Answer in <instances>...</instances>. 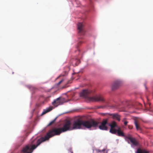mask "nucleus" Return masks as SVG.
<instances>
[{
  "label": "nucleus",
  "instance_id": "obj_18",
  "mask_svg": "<svg viewBox=\"0 0 153 153\" xmlns=\"http://www.w3.org/2000/svg\"><path fill=\"white\" fill-rule=\"evenodd\" d=\"M57 118V117H56L48 125V126H50L53 124L55 122Z\"/></svg>",
  "mask_w": 153,
  "mask_h": 153
},
{
  "label": "nucleus",
  "instance_id": "obj_17",
  "mask_svg": "<svg viewBox=\"0 0 153 153\" xmlns=\"http://www.w3.org/2000/svg\"><path fill=\"white\" fill-rule=\"evenodd\" d=\"M117 129H115L114 128H111L110 130V132L111 133L116 134L117 132Z\"/></svg>",
  "mask_w": 153,
  "mask_h": 153
},
{
  "label": "nucleus",
  "instance_id": "obj_24",
  "mask_svg": "<svg viewBox=\"0 0 153 153\" xmlns=\"http://www.w3.org/2000/svg\"><path fill=\"white\" fill-rule=\"evenodd\" d=\"M82 42L81 41H80L78 43V45H79L81 43H82Z\"/></svg>",
  "mask_w": 153,
  "mask_h": 153
},
{
  "label": "nucleus",
  "instance_id": "obj_27",
  "mask_svg": "<svg viewBox=\"0 0 153 153\" xmlns=\"http://www.w3.org/2000/svg\"><path fill=\"white\" fill-rule=\"evenodd\" d=\"M71 153H73V152H71Z\"/></svg>",
  "mask_w": 153,
  "mask_h": 153
},
{
  "label": "nucleus",
  "instance_id": "obj_25",
  "mask_svg": "<svg viewBox=\"0 0 153 153\" xmlns=\"http://www.w3.org/2000/svg\"><path fill=\"white\" fill-rule=\"evenodd\" d=\"M64 76V75H63L62 74H61L60 76Z\"/></svg>",
  "mask_w": 153,
  "mask_h": 153
},
{
  "label": "nucleus",
  "instance_id": "obj_14",
  "mask_svg": "<svg viewBox=\"0 0 153 153\" xmlns=\"http://www.w3.org/2000/svg\"><path fill=\"white\" fill-rule=\"evenodd\" d=\"M134 124L135 125V127L136 128V129L137 130H138L140 129V127L139 126V125L138 124V120L135 119H134Z\"/></svg>",
  "mask_w": 153,
  "mask_h": 153
},
{
  "label": "nucleus",
  "instance_id": "obj_3",
  "mask_svg": "<svg viewBox=\"0 0 153 153\" xmlns=\"http://www.w3.org/2000/svg\"><path fill=\"white\" fill-rule=\"evenodd\" d=\"M91 91L90 90L85 89L80 93V96L86 98L91 102H97L101 101L104 102L105 103L108 104V103L105 100L103 97L101 95H96L93 97H89L88 96L90 94Z\"/></svg>",
  "mask_w": 153,
  "mask_h": 153
},
{
  "label": "nucleus",
  "instance_id": "obj_19",
  "mask_svg": "<svg viewBox=\"0 0 153 153\" xmlns=\"http://www.w3.org/2000/svg\"><path fill=\"white\" fill-rule=\"evenodd\" d=\"M131 104V102H129V105H129V106H128V108H131V107H133L135 108H136V106H134L133 105V104H132V105H131V106L130 107L129 106Z\"/></svg>",
  "mask_w": 153,
  "mask_h": 153
},
{
  "label": "nucleus",
  "instance_id": "obj_29",
  "mask_svg": "<svg viewBox=\"0 0 153 153\" xmlns=\"http://www.w3.org/2000/svg\"><path fill=\"white\" fill-rule=\"evenodd\" d=\"M98 152H100V151H99Z\"/></svg>",
  "mask_w": 153,
  "mask_h": 153
},
{
  "label": "nucleus",
  "instance_id": "obj_9",
  "mask_svg": "<svg viewBox=\"0 0 153 153\" xmlns=\"http://www.w3.org/2000/svg\"><path fill=\"white\" fill-rule=\"evenodd\" d=\"M121 84L120 82L116 81L114 82L112 84L111 88L112 90H114L117 89L121 85Z\"/></svg>",
  "mask_w": 153,
  "mask_h": 153
},
{
  "label": "nucleus",
  "instance_id": "obj_6",
  "mask_svg": "<svg viewBox=\"0 0 153 153\" xmlns=\"http://www.w3.org/2000/svg\"><path fill=\"white\" fill-rule=\"evenodd\" d=\"M79 33L81 35H83L85 32L84 25L83 23L79 22L77 25Z\"/></svg>",
  "mask_w": 153,
  "mask_h": 153
},
{
  "label": "nucleus",
  "instance_id": "obj_26",
  "mask_svg": "<svg viewBox=\"0 0 153 153\" xmlns=\"http://www.w3.org/2000/svg\"><path fill=\"white\" fill-rule=\"evenodd\" d=\"M76 47L77 48H78V46H76ZM77 50L79 51V49L78 48H77Z\"/></svg>",
  "mask_w": 153,
  "mask_h": 153
},
{
  "label": "nucleus",
  "instance_id": "obj_1",
  "mask_svg": "<svg viewBox=\"0 0 153 153\" xmlns=\"http://www.w3.org/2000/svg\"><path fill=\"white\" fill-rule=\"evenodd\" d=\"M68 126V124H65L62 127L54 128L50 130L44 137H41L37 141L35 139L34 140H31L32 141H34V143H34V144H35V145L32 146V149H35L42 142L48 140L50 138L53 136L59 135L61 133L67 131L68 129V127L67 126Z\"/></svg>",
  "mask_w": 153,
  "mask_h": 153
},
{
  "label": "nucleus",
  "instance_id": "obj_28",
  "mask_svg": "<svg viewBox=\"0 0 153 153\" xmlns=\"http://www.w3.org/2000/svg\"><path fill=\"white\" fill-rule=\"evenodd\" d=\"M72 94L74 95V93H73Z\"/></svg>",
  "mask_w": 153,
  "mask_h": 153
},
{
  "label": "nucleus",
  "instance_id": "obj_12",
  "mask_svg": "<svg viewBox=\"0 0 153 153\" xmlns=\"http://www.w3.org/2000/svg\"><path fill=\"white\" fill-rule=\"evenodd\" d=\"M53 109V107L52 106H50L49 107L47 108L46 109H44L41 114V115H42L47 113L51 111Z\"/></svg>",
  "mask_w": 153,
  "mask_h": 153
},
{
  "label": "nucleus",
  "instance_id": "obj_5",
  "mask_svg": "<svg viewBox=\"0 0 153 153\" xmlns=\"http://www.w3.org/2000/svg\"><path fill=\"white\" fill-rule=\"evenodd\" d=\"M66 102L64 98H58L54 100L52 102V104L55 106L57 107L59 105L62 104L63 103Z\"/></svg>",
  "mask_w": 153,
  "mask_h": 153
},
{
  "label": "nucleus",
  "instance_id": "obj_20",
  "mask_svg": "<svg viewBox=\"0 0 153 153\" xmlns=\"http://www.w3.org/2000/svg\"><path fill=\"white\" fill-rule=\"evenodd\" d=\"M64 80V79H62L61 80H60L59 82H58L57 83V85H59Z\"/></svg>",
  "mask_w": 153,
  "mask_h": 153
},
{
  "label": "nucleus",
  "instance_id": "obj_7",
  "mask_svg": "<svg viewBox=\"0 0 153 153\" xmlns=\"http://www.w3.org/2000/svg\"><path fill=\"white\" fill-rule=\"evenodd\" d=\"M127 139L129 140L133 145L135 146L138 145V143L135 138L131 137L129 135L125 136V139L127 140Z\"/></svg>",
  "mask_w": 153,
  "mask_h": 153
},
{
  "label": "nucleus",
  "instance_id": "obj_23",
  "mask_svg": "<svg viewBox=\"0 0 153 153\" xmlns=\"http://www.w3.org/2000/svg\"><path fill=\"white\" fill-rule=\"evenodd\" d=\"M128 123V122L127 121H125L124 122V125H125V126H126L127 125V124Z\"/></svg>",
  "mask_w": 153,
  "mask_h": 153
},
{
  "label": "nucleus",
  "instance_id": "obj_10",
  "mask_svg": "<svg viewBox=\"0 0 153 153\" xmlns=\"http://www.w3.org/2000/svg\"><path fill=\"white\" fill-rule=\"evenodd\" d=\"M109 115L112 117L113 119L116 120L118 121H120V116L118 114H110Z\"/></svg>",
  "mask_w": 153,
  "mask_h": 153
},
{
  "label": "nucleus",
  "instance_id": "obj_8",
  "mask_svg": "<svg viewBox=\"0 0 153 153\" xmlns=\"http://www.w3.org/2000/svg\"><path fill=\"white\" fill-rule=\"evenodd\" d=\"M108 121V119L103 120L101 122V125L99 126V128L102 130H107L108 129V127L106 126Z\"/></svg>",
  "mask_w": 153,
  "mask_h": 153
},
{
  "label": "nucleus",
  "instance_id": "obj_15",
  "mask_svg": "<svg viewBox=\"0 0 153 153\" xmlns=\"http://www.w3.org/2000/svg\"><path fill=\"white\" fill-rule=\"evenodd\" d=\"M136 153H149V152L145 149H141L140 148H138L137 150Z\"/></svg>",
  "mask_w": 153,
  "mask_h": 153
},
{
  "label": "nucleus",
  "instance_id": "obj_13",
  "mask_svg": "<svg viewBox=\"0 0 153 153\" xmlns=\"http://www.w3.org/2000/svg\"><path fill=\"white\" fill-rule=\"evenodd\" d=\"M117 135L119 136H125L123 132L120 129V128L119 127L117 130Z\"/></svg>",
  "mask_w": 153,
  "mask_h": 153
},
{
  "label": "nucleus",
  "instance_id": "obj_21",
  "mask_svg": "<svg viewBox=\"0 0 153 153\" xmlns=\"http://www.w3.org/2000/svg\"><path fill=\"white\" fill-rule=\"evenodd\" d=\"M28 88L30 89H32L33 88V87L30 85L28 86Z\"/></svg>",
  "mask_w": 153,
  "mask_h": 153
},
{
  "label": "nucleus",
  "instance_id": "obj_22",
  "mask_svg": "<svg viewBox=\"0 0 153 153\" xmlns=\"http://www.w3.org/2000/svg\"><path fill=\"white\" fill-rule=\"evenodd\" d=\"M128 128L130 129H131L133 128V126H132L129 125L128 126Z\"/></svg>",
  "mask_w": 153,
  "mask_h": 153
},
{
  "label": "nucleus",
  "instance_id": "obj_4",
  "mask_svg": "<svg viewBox=\"0 0 153 153\" xmlns=\"http://www.w3.org/2000/svg\"><path fill=\"white\" fill-rule=\"evenodd\" d=\"M31 143L26 146L23 149L21 153H32L34 149H32V148L33 145H35L34 144V142L30 141Z\"/></svg>",
  "mask_w": 153,
  "mask_h": 153
},
{
  "label": "nucleus",
  "instance_id": "obj_2",
  "mask_svg": "<svg viewBox=\"0 0 153 153\" xmlns=\"http://www.w3.org/2000/svg\"><path fill=\"white\" fill-rule=\"evenodd\" d=\"M65 124H68L67 131L74 129H79L84 127L89 128L91 127H96L98 126V123L93 120L83 121L80 119H77L74 121L72 125L71 122L69 120L67 121Z\"/></svg>",
  "mask_w": 153,
  "mask_h": 153
},
{
  "label": "nucleus",
  "instance_id": "obj_16",
  "mask_svg": "<svg viewBox=\"0 0 153 153\" xmlns=\"http://www.w3.org/2000/svg\"><path fill=\"white\" fill-rule=\"evenodd\" d=\"M109 126L111 128H114L117 127V125L116 122L115 121H112L111 124H110Z\"/></svg>",
  "mask_w": 153,
  "mask_h": 153
},
{
  "label": "nucleus",
  "instance_id": "obj_11",
  "mask_svg": "<svg viewBox=\"0 0 153 153\" xmlns=\"http://www.w3.org/2000/svg\"><path fill=\"white\" fill-rule=\"evenodd\" d=\"M71 62L72 65L74 66H77L80 62L79 60L78 59H73L71 60Z\"/></svg>",
  "mask_w": 153,
  "mask_h": 153
}]
</instances>
